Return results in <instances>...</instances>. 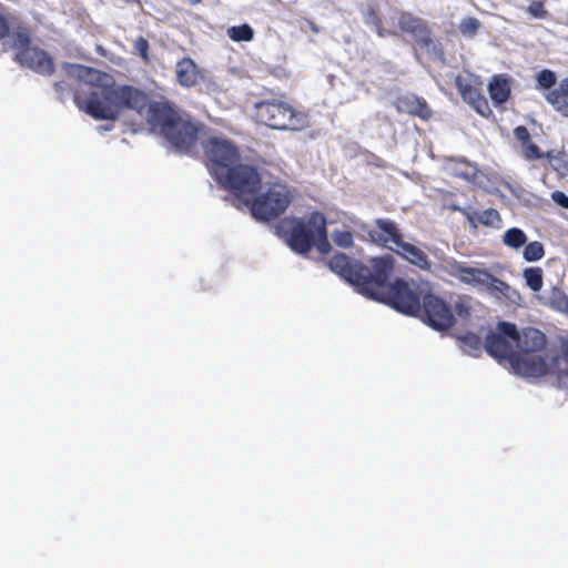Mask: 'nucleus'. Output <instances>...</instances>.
<instances>
[{"instance_id":"obj_26","label":"nucleus","mask_w":568,"mask_h":568,"mask_svg":"<svg viewBox=\"0 0 568 568\" xmlns=\"http://www.w3.org/2000/svg\"><path fill=\"white\" fill-rule=\"evenodd\" d=\"M501 241L507 247L517 251L527 243V236L523 230L510 227L505 231Z\"/></svg>"},{"instance_id":"obj_37","label":"nucleus","mask_w":568,"mask_h":568,"mask_svg":"<svg viewBox=\"0 0 568 568\" xmlns=\"http://www.w3.org/2000/svg\"><path fill=\"white\" fill-rule=\"evenodd\" d=\"M9 32V26L7 20L0 16V39L7 36Z\"/></svg>"},{"instance_id":"obj_10","label":"nucleus","mask_w":568,"mask_h":568,"mask_svg":"<svg viewBox=\"0 0 568 568\" xmlns=\"http://www.w3.org/2000/svg\"><path fill=\"white\" fill-rule=\"evenodd\" d=\"M438 258L440 270L458 278L464 284L476 288L477 291H489L495 276H493L487 271L478 267L467 266L452 257L438 256Z\"/></svg>"},{"instance_id":"obj_12","label":"nucleus","mask_w":568,"mask_h":568,"mask_svg":"<svg viewBox=\"0 0 568 568\" xmlns=\"http://www.w3.org/2000/svg\"><path fill=\"white\" fill-rule=\"evenodd\" d=\"M14 48L17 60L28 68L43 74L53 70L51 58L38 47L31 45L27 31H19L16 34Z\"/></svg>"},{"instance_id":"obj_40","label":"nucleus","mask_w":568,"mask_h":568,"mask_svg":"<svg viewBox=\"0 0 568 568\" xmlns=\"http://www.w3.org/2000/svg\"><path fill=\"white\" fill-rule=\"evenodd\" d=\"M187 1H189L190 3H192V4H196V3H199L201 0H187Z\"/></svg>"},{"instance_id":"obj_38","label":"nucleus","mask_w":568,"mask_h":568,"mask_svg":"<svg viewBox=\"0 0 568 568\" xmlns=\"http://www.w3.org/2000/svg\"><path fill=\"white\" fill-rule=\"evenodd\" d=\"M457 310H458L459 315H462V316H468L470 314L469 307L467 305H465L464 303L457 304Z\"/></svg>"},{"instance_id":"obj_44","label":"nucleus","mask_w":568,"mask_h":568,"mask_svg":"<svg viewBox=\"0 0 568 568\" xmlns=\"http://www.w3.org/2000/svg\"><path fill=\"white\" fill-rule=\"evenodd\" d=\"M564 361L568 364V355L564 358Z\"/></svg>"},{"instance_id":"obj_6","label":"nucleus","mask_w":568,"mask_h":568,"mask_svg":"<svg viewBox=\"0 0 568 568\" xmlns=\"http://www.w3.org/2000/svg\"><path fill=\"white\" fill-rule=\"evenodd\" d=\"M146 120L158 130L165 135L171 143L179 149H186L191 146L197 134V128L189 120L180 116L164 102L148 103Z\"/></svg>"},{"instance_id":"obj_11","label":"nucleus","mask_w":568,"mask_h":568,"mask_svg":"<svg viewBox=\"0 0 568 568\" xmlns=\"http://www.w3.org/2000/svg\"><path fill=\"white\" fill-rule=\"evenodd\" d=\"M329 268L356 286L357 291L366 296L371 287V281L374 278L373 266L369 270L358 263H351L345 254H338L329 261Z\"/></svg>"},{"instance_id":"obj_35","label":"nucleus","mask_w":568,"mask_h":568,"mask_svg":"<svg viewBox=\"0 0 568 568\" xmlns=\"http://www.w3.org/2000/svg\"><path fill=\"white\" fill-rule=\"evenodd\" d=\"M551 199L554 202L565 209H568V195L564 192L555 191L551 193Z\"/></svg>"},{"instance_id":"obj_29","label":"nucleus","mask_w":568,"mask_h":568,"mask_svg":"<svg viewBox=\"0 0 568 568\" xmlns=\"http://www.w3.org/2000/svg\"><path fill=\"white\" fill-rule=\"evenodd\" d=\"M460 32L466 37H474L480 29V22L475 18H465L460 22Z\"/></svg>"},{"instance_id":"obj_5","label":"nucleus","mask_w":568,"mask_h":568,"mask_svg":"<svg viewBox=\"0 0 568 568\" xmlns=\"http://www.w3.org/2000/svg\"><path fill=\"white\" fill-rule=\"evenodd\" d=\"M247 197L241 199L240 194L233 193V204L237 209H248L257 220L268 221L286 210L292 195L286 185L280 182L262 183L258 176L254 190Z\"/></svg>"},{"instance_id":"obj_7","label":"nucleus","mask_w":568,"mask_h":568,"mask_svg":"<svg viewBox=\"0 0 568 568\" xmlns=\"http://www.w3.org/2000/svg\"><path fill=\"white\" fill-rule=\"evenodd\" d=\"M325 224V219L321 213H312L307 220L285 221L282 230L286 233L287 244L294 252L305 254L314 246L321 254H326L331 246Z\"/></svg>"},{"instance_id":"obj_24","label":"nucleus","mask_w":568,"mask_h":568,"mask_svg":"<svg viewBox=\"0 0 568 568\" xmlns=\"http://www.w3.org/2000/svg\"><path fill=\"white\" fill-rule=\"evenodd\" d=\"M558 83L557 75L551 70L544 69L536 74V89L541 92L545 100L547 93L554 91Z\"/></svg>"},{"instance_id":"obj_21","label":"nucleus","mask_w":568,"mask_h":568,"mask_svg":"<svg viewBox=\"0 0 568 568\" xmlns=\"http://www.w3.org/2000/svg\"><path fill=\"white\" fill-rule=\"evenodd\" d=\"M178 82L183 87H193L197 83L201 74L195 62L190 58H183L175 65Z\"/></svg>"},{"instance_id":"obj_15","label":"nucleus","mask_w":568,"mask_h":568,"mask_svg":"<svg viewBox=\"0 0 568 568\" xmlns=\"http://www.w3.org/2000/svg\"><path fill=\"white\" fill-rule=\"evenodd\" d=\"M456 85L463 99L469 103L479 114L487 115L489 106L480 94L481 82L473 74H463L456 78Z\"/></svg>"},{"instance_id":"obj_8","label":"nucleus","mask_w":568,"mask_h":568,"mask_svg":"<svg viewBox=\"0 0 568 568\" xmlns=\"http://www.w3.org/2000/svg\"><path fill=\"white\" fill-rule=\"evenodd\" d=\"M372 242L396 252L402 258L422 271H432V262L426 252L403 239L397 225L389 220H377L369 231Z\"/></svg>"},{"instance_id":"obj_34","label":"nucleus","mask_w":568,"mask_h":568,"mask_svg":"<svg viewBox=\"0 0 568 568\" xmlns=\"http://www.w3.org/2000/svg\"><path fill=\"white\" fill-rule=\"evenodd\" d=\"M515 138L517 141L521 143V145H526L530 141V134L525 126H518L514 131Z\"/></svg>"},{"instance_id":"obj_2","label":"nucleus","mask_w":568,"mask_h":568,"mask_svg":"<svg viewBox=\"0 0 568 568\" xmlns=\"http://www.w3.org/2000/svg\"><path fill=\"white\" fill-rule=\"evenodd\" d=\"M204 148L212 162L211 172L215 180L224 189L240 194L241 199H248L258 180V173L251 166L235 165L239 160L237 150L225 139L212 136Z\"/></svg>"},{"instance_id":"obj_23","label":"nucleus","mask_w":568,"mask_h":568,"mask_svg":"<svg viewBox=\"0 0 568 568\" xmlns=\"http://www.w3.org/2000/svg\"><path fill=\"white\" fill-rule=\"evenodd\" d=\"M523 278L527 287L536 295L541 293L544 286V271L538 266L526 267L523 271Z\"/></svg>"},{"instance_id":"obj_32","label":"nucleus","mask_w":568,"mask_h":568,"mask_svg":"<svg viewBox=\"0 0 568 568\" xmlns=\"http://www.w3.org/2000/svg\"><path fill=\"white\" fill-rule=\"evenodd\" d=\"M523 151L521 154L526 160L540 159L542 158V153L539 151L538 146L531 143H526V145H521Z\"/></svg>"},{"instance_id":"obj_17","label":"nucleus","mask_w":568,"mask_h":568,"mask_svg":"<svg viewBox=\"0 0 568 568\" xmlns=\"http://www.w3.org/2000/svg\"><path fill=\"white\" fill-rule=\"evenodd\" d=\"M398 24L404 32L412 34L417 43L427 45L430 41L429 32L420 19L403 13L398 17Z\"/></svg>"},{"instance_id":"obj_16","label":"nucleus","mask_w":568,"mask_h":568,"mask_svg":"<svg viewBox=\"0 0 568 568\" xmlns=\"http://www.w3.org/2000/svg\"><path fill=\"white\" fill-rule=\"evenodd\" d=\"M395 108L399 112L416 115L423 120H428L432 116V111L426 101L410 93L398 97L395 102Z\"/></svg>"},{"instance_id":"obj_42","label":"nucleus","mask_w":568,"mask_h":568,"mask_svg":"<svg viewBox=\"0 0 568 568\" xmlns=\"http://www.w3.org/2000/svg\"><path fill=\"white\" fill-rule=\"evenodd\" d=\"M565 24L568 26V11H567V20L565 21Z\"/></svg>"},{"instance_id":"obj_18","label":"nucleus","mask_w":568,"mask_h":568,"mask_svg":"<svg viewBox=\"0 0 568 568\" xmlns=\"http://www.w3.org/2000/svg\"><path fill=\"white\" fill-rule=\"evenodd\" d=\"M537 301L547 307L560 313H568V297L562 290L551 286L549 290L536 295Z\"/></svg>"},{"instance_id":"obj_3","label":"nucleus","mask_w":568,"mask_h":568,"mask_svg":"<svg viewBox=\"0 0 568 568\" xmlns=\"http://www.w3.org/2000/svg\"><path fill=\"white\" fill-rule=\"evenodd\" d=\"M393 256L386 254L372 260L374 278L366 294L367 297L389 304L395 310L414 315L420 308L419 295L424 292L416 283L396 281L387 284V278L393 270Z\"/></svg>"},{"instance_id":"obj_39","label":"nucleus","mask_w":568,"mask_h":568,"mask_svg":"<svg viewBox=\"0 0 568 568\" xmlns=\"http://www.w3.org/2000/svg\"><path fill=\"white\" fill-rule=\"evenodd\" d=\"M377 31H378V36H379V37H382V38H384V37L388 36V34H390V32H389V31H387L385 28H382V27H381V28H378V29H377Z\"/></svg>"},{"instance_id":"obj_4","label":"nucleus","mask_w":568,"mask_h":568,"mask_svg":"<svg viewBox=\"0 0 568 568\" xmlns=\"http://www.w3.org/2000/svg\"><path fill=\"white\" fill-rule=\"evenodd\" d=\"M515 342L513 371L524 377H539L551 372L555 357L544 352L545 335L536 328H524L509 335Z\"/></svg>"},{"instance_id":"obj_41","label":"nucleus","mask_w":568,"mask_h":568,"mask_svg":"<svg viewBox=\"0 0 568 568\" xmlns=\"http://www.w3.org/2000/svg\"><path fill=\"white\" fill-rule=\"evenodd\" d=\"M460 175H462L463 178H468V175H469V174H468V173H466V172H462V173H460Z\"/></svg>"},{"instance_id":"obj_30","label":"nucleus","mask_w":568,"mask_h":568,"mask_svg":"<svg viewBox=\"0 0 568 568\" xmlns=\"http://www.w3.org/2000/svg\"><path fill=\"white\" fill-rule=\"evenodd\" d=\"M460 344H462V348L465 352H467L469 354H473V353H475L476 351L479 349V347H480V339L475 334H467V335H465L464 337L460 338Z\"/></svg>"},{"instance_id":"obj_13","label":"nucleus","mask_w":568,"mask_h":568,"mask_svg":"<svg viewBox=\"0 0 568 568\" xmlns=\"http://www.w3.org/2000/svg\"><path fill=\"white\" fill-rule=\"evenodd\" d=\"M516 327L513 324L500 322L496 332L486 336L485 348L487 353L499 362H507L513 369L515 358V342L509 335H515Z\"/></svg>"},{"instance_id":"obj_33","label":"nucleus","mask_w":568,"mask_h":568,"mask_svg":"<svg viewBox=\"0 0 568 568\" xmlns=\"http://www.w3.org/2000/svg\"><path fill=\"white\" fill-rule=\"evenodd\" d=\"M527 11L535 18L542 19L547 16V10L544 8L542 2L531 1L527 8Z\"/></svg>"},{"instance_id":"obj_31","label":"nucleus","mask_w":568,"mask_h":568,"mask_svg":"<svg viewBox=\"0 0 568 568\" xmlns=\"http://www.w3.org/2000/svg\"><path fill=\"white\" fill-rule=\"evenodd\" d=\"M334 243L343 248H347L353 244V236L349 231H336L333 233Z\"/></svg>"},{"instance_id":"obj_22","label":"nucleus","mask_w":568,"mask_h":568,"mask_svg":"<svg viewBox=\"0 0 568 568\" xmlns=\"http://www.w3.org/2000/svg\"><path fill=\"white\" fill-rule=\"evenodd\" d=\"M491 100L498 104L504 103L510 94V84L504 77H495L488 87Z\"/></svg>"},{"instance_id":"obj_36","label":"nucleus","mask_w":568,"mask_h":568,"mask_svg":"<svg viewBox=\"0 0 568 568\" xmlns=\"http://www.w3.org/2000/svg\"><path fill=\"white\" fill-rule=\"evenodd\" d=\"M134 48L136 52L144 59H146L148 43L144 39L140 38L135 41Z\"/></svg>"},{"instance_id":"obj_9","label":"nucleus","mask_w":568,"mask_h":568,"mask_svg":"<svg viewBox=\"0 0 568 568\" xmlns=\"http://www.w3.org/2000/svg\"><path fill=\"white\" fill-rule=\"evenodd\" d=\"M258 122L276 130L301 131L310 125L308 115L282 101H263L255 104Z\"/></svg>"},{"instance_id":"obj_20","label":"nucleus","mask_w":568,"mask_h":568,"mask_svg":"<svg viewBox=\"0 0 568 568\" xmlns=\"http://www.w3.org/2000/svg\"><path fill=\"white\" fill-rule=\"evenodd\" d=\"M487 293L495 298L501 300L511 305H521L524 302V298L518 290L511 287L509 284L496 277H494L491 286Z\"/></svg>"},{"instance_id":"obj_43","label":"nucleus","mask_w":568,"mask_h":568,"mask_svg":"<svg viewBox=\"0 0 568 568\" xmlns=\"http://www.w3.org/2000/svg\"><path fill=\"white\" fill-rule=\"evenodd\" d=\"M547 158H548L549 160H551V154H550V153H547Z\"/></svg>"},{"instance_id":"obj_27","label":"nucleus","mask_w":568,"mask_h":568,"mask_svg":"<svg viewBox=\"0 0 568 568\" xmlns=\"http://www.w3.org/2000/svg\"><path fill=\"white\" fill-rule=\"evenodd\" d=\"M227 36L234 42L251 41L254 38V30L251 26L244 23L241 26H233L227 29Z\"/></svg>"},{"instance_id":"obj_28","label":"nucleus","mask_w":568,"mask_h":568,"mask_svg":"<svg viewBox=\"0 0 568 568\" xmlns=\"http://www.w3.org/2000/svg\"><path fill=\"white\" fill-rule=\"evenodd\" d=\"M545 254L544 246L540 242L534 241L528 243L523 252V256L527 262H536L542 258Z\"/></svg>"},{"instance_id":"obj_14","label":"nucleus","mask_w":568,"mask_h":568,"mask_svg":"<svg viewBox=\"0 0 568 568\" xmlns=\"http://www.w3.org/2000/svg\"><path fill=\"white\" fill-rule=\"evenodd\" d=\"M423 320L434 329L444 331L453 325L454 315L442 298L426 294L423 298Z\"/></svg>"},{"instance_id":"obj_1","label":"nucleus","mask_w":568,"mask_h":568,"mask_svg":"<svg viewBox=\"0 0 568 568\" xmlns=\"http://www.w3.org/2000/svg\"><path fill=\"white\" fill-rule=\"evenodd\" d=\"M67 74L89 87V91H77V106L97 120H115L124 108L142 112L148 105V95L133 87L116 84L114 79L97 69L81 64H65Z\"/></svg>"},{"instance_id":"obj_19","label":"nucleus","mask_w":568,"mask_h":568,"mask_svg":"<svg viewBox=\"0 0 568 568\" xmlns=\"http://www.w3.org/2000/svg\"><path fill=\"white\" fill-rule=\"evenodd\" d=\"M546 102L561 115L568 118V77L559 81L554 91L548 92Z\"/></svg>"},{"instance_id":"obj_25","label":"nucleus","mask_w":568,"mask_h":568,"mask_svg":"<svg viewBox=\"0 0 568 568\" xmlns=\"http://www.w3.org/2000/svg\"><path fill=\"white\" fill-rule=\"evenodd\" d=\"M469 221L473 224L479 223L491 227H499L501 223L499 213L493 209L474 212L471 215H469Z\"/></svg>"}]
</instances>
